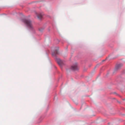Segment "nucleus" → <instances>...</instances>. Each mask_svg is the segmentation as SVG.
Here are the masks:
<instances>
[{
  "mask_svg": "<svg viewBox=\"0 0 125 125\" xmlns=\"http://www.w3.org/2000/svg\"><path fill=\"white\" fill-rule=\"evenodd\" d=\"M77 63H75L71 67V70L73 71H75L78 70V68L77 67Z\"/></svg>",
  "mask_w": 125,
  "mask_h": 125,
  "instance_id": "nucleus-2",
  "label": "nucleus"
},
{
  "mask_svg": "<svg viewBox=\"0 0 125 125\" xmlns=\"http://www.w3.org/2000/svg\"><path fill=\"white\" fill-rule=\"evenodd\" d=\"M54 49V51L52 52V55L53 56L56 57V54H58L59 48L58 47H55Z\"/></svg>",
  "mask_w": 125,
  "mask_h": 125,
  "instance_id": "nucleus-3",
  "label": "nucleus"
},
{
  "mask_svg": "<svg viewBox=\"0 0 125 125\" xmlns=\"http://www.w3.org/2000/svg\"><path fill=\"white\" fill-rule=\"evenodd\" d=\"M122 66V64L120 63L117 65L115 67V69L116 70L120 68Z\"/></svg>",
  "mask_w": 125,
  "mask_h": 125,
  "instance_id": "nucleus-6",
  "label": "nucleus"
},
{
  "mask_svg": "<svg viewBox=\"0 0 125 125\" xmlns=\"http://www.w3.org/2000/svg\"><path fill=\"white\" fill-rule=\"evenodd\" d=\"M22 21L26 25L27 28L30 30L33 31L34 29L32 25L31 21L30 20L24 19H22Z\"/></svg>",
  "mask_w": 125,
  "mask_h": 125,
  "instance_id": "nucleus-1",
  "label": "nucleus"
},
{
  "mask_svg": "<svg viewBox=\"0 0 125 125\" xmlns=\"http://www.w3.org/2000/svg\"><path fill=\"white\" fill-rule=\"evenodd\" d=\"M43 15V14L42 13H40L39 15H37V16L38 18L41 20L42 17Z\"/></svg>",
  "mask_w": 125,
  "mask_h": 125,
  "instance_id": "nucleus-5",
  "label": "nucleus"
},
{
  "mask_svg": "<svg viewBox=\"0 0 125 125\" xmlns=\"http://www.w3.org/2000/svg\"><path fill=\"white\" fill-rule=\"evenodd\" d=\"M104 60H103V61H104Z\"/></svg>",
  "mask_w": 125,
  "mask_h": 125,
  "instance_id": "nucleus-8",
  "label": "nucleus"
},
{
  "mask_svg": "<svg viewBox=\"0 0 125 125\" xmlns=\"http://www.w3.org/2000/svg\"><path fill=\"white\" fill-rule=\"evenodd\" d=\"M39 30L40 31H42V30H41V29H39Z\"/></svg>",
  "mask_w": 125,
  "mask_h": 125,
  "instance_id": "nucleus-7",
  "label": "nucleus"
},
{
  "mask_svg": "<svg viewBox=\"0 0 125 125\" xmlns=\"http://www.w3.org/2000/svg\"><path fill=\"white\" fill-rule=\"evenodd\" d=\"M56 61L58 64L61 66H62L63 64V61L59 58H56Z\"/></svg>",
  "mask_w": 125,
  "mask_h": 125,
  "instance_id": "nucleus-4",
  "label": "nucleus"
}]
</instances>
